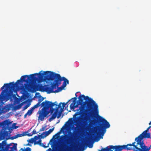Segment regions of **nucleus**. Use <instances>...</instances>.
<instances>
[{"instance_id": "obj_5", "label": "nucleus", "mask_w": 151, "mask_h": 151, "mask_svg": "<svg viewBox=\"0 0 151 151\" xmlns=\"http://www.w3.org/2000/svg\"><path fill=\"white\" fill-rule=\"evenodd\" d=\"M32 77L31 74L30 75H25L22 76L20 79L17 80L15 83L13 82L9 83L4 84L1 88V90H3L4 87H5L6 89H9L10 90H14L16 87L18 86L19 84H20L22 82H26L27 83L33 82L32 79L31 78Z\"/></svg>"}, {"instance_id": "obj_10", "label": "nucleus", "mask_w": 151, "mask_h": 151, "mask_svg": "<svg viewBox=\"0 0 151 151\" xmlns=\"http://www.w3.org/2000/svg\"><path fill=\"white\" fill-rule=\"evenodd\" d=\"M54 79H57L58 83H60V85L61 84V81H63L64 82L62 86L63 87H65L67 84H69V81L65 78L64 77H61L59 74L55 73L53 77V80Z\"/></svg>"}, {"instance_id": "obj_1", "label": "nucleus", "mask_w": 151, "mask_h": 151, "mask_svg": "<svg viewBox=\"0 0 151 151\" xmlns=\"http://www.w3.org/2000/svg\"><path fill=\"white\" fill-rule=\"evenodd\" d=\"M78 101H73V103L70 105L71 109H74L78 107L79 105L81 106L77 111L80 110L79 112H76L74 115L76 120H78L80 117H76L77 115H82L85 116V119L88 120L91 117H92L91 112L93 111L98 113V106L96 102L91 98L88 96H85L84 95H80L78 96Z\"/></svg>"}, {"instance_id": "obj_26", "label": "nucleus", "mask_w": 151, "mask_h": 151, "mask_svg": "<svg viewBox=\"0 0 151 151\" xmlns=\"http://www.w3.org/2000/svg\"><path fill=\"white\" fill-rule=\"evenodd\" d=\"M70 100H69L66 103H65L64 102L63 103H61V104H62V107L64 108V107H65V105L68 103V102Z\"/></svg>"}, {"instance_id": "obj_28", "label": "nucleus", "mask_w": 151, "mask_h": 151, "mask_svg": "<svg viewBox=\"0 0 151 151\" xmlns=\"http://www.w3.org/2000/svg\"><path fill=\"white\" fill-rule=\"evenodd\" d=\"M60 108L59 112H60V113H62L63 111H64V109L63 107H61V106L60 107Z\"/></svg>"}, {"instance_id": "obj_25", "label": "nucleus", "mask_w": 151, "mask_h": 151, "mask_svg": "<svg viewBox=\"0 0 151 151\" xmlns=\"http://www.w3.org/2000/svg\"><path fill=\"white\" fill-rule=\"evenodd\" d=\"M37 144L40 145V146H43L44 147H46L44 145L43 143H42V140L41 139H40L37 142Z\"/></svg>"}, {"instance_id": "obj_19", "label": "nucleus", "mask_w": 151, "mask_h": 151, "mask_svg": "<svg viewBox=\"0 0 151 151\" xmlns=\"http://www.w3.org/2000/svg\"><path fill=\"white\" fill-rule=\"evenodd\" d=\"M27 135L26 132H23L22 134H18L16 135L17 138L19 137L24 136Z\"/></svg>"}, {"instance_id": "obj_42", "label": "nucleus", "mask_w": 151, "mask_h": 151, "mask_svg": "<svg viewBox=\"0 0 151 151\" xmlns=\"http://www.w3.org/2000/svg\"><path fill=\"white\" fill-rule=\"evenodd\" d=\"M43 99H44L42 97V99H40L39 100V101H40V100H41L42 99H43Z\"/></svg>"}, {"instance_id": "obj_27", "label": "nucleus", "mask_w": 151, "mask_h": 151, "mask_svg": "<svg viewBox=\"0 0 151 151\" xmlns=\"http://www.w3.org/2000/svg\"><path fill=\"white\" fill-rule=\"evenodd\" d=\"M50 112L51 114H52L53 111L55 110V109L53 108V107H50Z\"/></svg>"}, {"instance_id": "obj_15", "label": "nucleus", "mask_w": 151, "mask_h": 151, "mask_svg": "<svg viewBox=\"0 0 151 151\" xmlns=\"http://www.w3.org/2000/svg\"><path fill=\"white\" fill-rule=\"evenodd\" d=\"M54 127L50 129L48 131L43 132L40 135H39V137H41L42 138H43L48 136L54 130Z\"/></svg>"}, {"instance_id": "obj_20", "label": "nucleus", "mask_w": 151, "mask_h": 151, "mask_svg": "<svg viewBox=\"0 0 151 151\" xmlns=\"http://www.w3.org/2000/svg\"><path fill=\"white\" fill-rule=\"evenodd\" d=\"M10 144V145L9 146V149L10 148L11 149V150H10V151H13V150H17V144H14V145L12 147H10V146L11 145Z\"/></svg>"}, {"instance_id": "obj_46", "label": "nucleus", "mask_w": 151, "mask_h": 151, "mask_svg": "<svg viewBox=\"0 0 151 151\" xmlns=\"http://www.w3.org/2000/svg\"><path fill=\"white\" fill-rule=\"evenodd\" d=\"M62 129H61V130H60V131H61V130H62Z\"/></svg>"}, {"instance_id": "obj_12", "label": "nucleus", "mask_w": 151, "mask_h": 151, "mask_svg": "<svg viewBox=\"0 0 151 151\" xmlns=\"http://www.w3.org/2000/svg\"><path fill=\"white\" fill-rule=\"evenodd\" d=\"M10 144H6V141H3L0 143V151H8Z\"/></svg>"}, {"instance_id": "obj_3", "label": "nucleus", "mask_w": 151, "mask_h": 151, "mask_svg": "<svg viewBox=\"0 0 151 151\" xmlns=\"http://www.w3.org/2000/svg\"><path fill=\"white\" fill-rule=\"evenodd\" d=\"M150 133L144 131L137 137L135 138L134 142H133L135 148L137 151H149L151 146L148 147L144 142V138H150Z\"/></svg>"}, {"instance_id": "obj_44", "label": "nucleus", "mask_w": 151, "mask_h": 151, "mask_svg": "<svg viewBox=\"0 0 151 151\" xmlns=\"http://www.w3.org/2000/svg\"><path fill=\"white\" fill-rule=\"evenodd\" d=\"M60 134V132H58L57 133V134H58V135H59V134Z\"/></svg>"}, {"instance_id": "obj_24", "label": "nucleus", "mask_w": 151, "mask_h": 151, "mask_svg": "<svg viewBox=\"0 0 151 151\" xmlns=\"http://www.w3.org/2000/svg\"><path fill=\"white\" fill-rule=\"evenodd\" d=\"M20 150L22 151H31V149L30 147H27L24 150L23 148H21Z\"/></svg>"}, {"instance_id": "obj_29", "label": "nucleus", "mask_w": 151, "mask_h": 151, "mask_svg": "<svg viewBox=\"0 0 151 151\" xmlns=\"http://www.w3.org/2000/svg\"><path fill=\"white\" fill-rule=\"evenodd\" d=\"M63 88L64 87H62V86L61 87L58 88V90H57V91H59H59H61L62 90Z\"/></svg>"}, {"instance_id": "obj_13", "label": "nucleus", "mask_w": 151, "mask_h": 151, "mask_svg": "<svg viewBox=\"0 0 151 151\" xmlns=\"http://www.w3.org/2000/svg\"><path fill=\"white\" fill-rule=\"evenodd\" d=\"M8 89H6H6L2 90L0 94V100L2 99L3 100L4 99H5L6 101H7L9 99H10L9 96L10 95L9 94H8L7 95V96L5 98L6 96V93H7Z\"/></svg>"}, {"instance_id": "obj_14", "label": "nucleus", "mask_w": 151, "mask_h": 151, "mask_svg": "<svg viewBox=\"0 0 151 151\" xmlns=\"http://www.w3.org/2000/svg\"><path fill=\"white\" fill-rule=\"evenodd\" d=\"M61 102H60L59 104V105L58 106L56 107L55 109V111L54 113L52 114V116L49 119V121L50 122H51L52 120L54 119H55L57 115V114L58 112L59 111V109L60 107H61Z\"/></svg>"}, {"instance_id": "obj_2", "label": "nucleus", "mask_w": 151, "mask_h": 151, "mask_svg": "<svg viewBox=\"0 0 151 151\" xmlns=\"http://www.w3.org/2000/svg\"><path fill=\"white\" fill-rule=\"evenodd\" d=\"M77 132L73 131V133L69 132L70 135L65 134L61 136L60 139L61 144L59 147V151H73L72 147L74 143L75 136Z\"/></svg>"}, {"instance_id": "obj_21", "label": "nucleus", "mask_w": 151, "mask_h": 151, "mask_svg": "<svg viewBox=\"0 0 151 151\" xmlns=\"http://www.w3.org/2000/svg\"><path fill=\"white\" fill-rule=\"evenodd\" d=\"M87 145L90 148H91L93 146V143H91L90 141L88 140L87 142Z\"/></svg>"}, {"instance_id": "obj_8", "label": "nucleus", "mask_w": 151, "mask_h": 151, "mask_svg": "<svg viewBox=\"0 0 151 151\" xmlns=\"http://www.w3.org/2000/svg\"><path fill=\"white\" fill-rule=\"evenodd\" d=\"M55 79V83L51 84L50 87L48 86L47 85L43 86L41 84H38L37 86V87L39 89L40 91H45L48 93L58 92L59 91H57V90L54 91L53 89L56 88L58 86L60 85V83H58L57 79Z\"/></svg>"}, {"instance_id": "obj_45", "label": "nucleus", "mask_w": 151, "mask_h": 151, "mask_svg": "<svg viewBox=\"0 0 151 151\" xmlns=\"http://www.w3.org/2000/svg\"><path fill=\"white\" fill-rule=\"evenodd\" d=\"M14 124L15 125L16 124L15 123H14V124H13V125Z\"/></svg>"}, {"instance_id": "obj_4", "label": "nucleus", "mask_w": 151, "mask_h": 151, "mask_svg": "<svg viewBox=\"0 0 151 151\" xmlns=\"http://www.w3.org/2000/svg\"><path fill=\"white\" fill-rule=\"evenodd\" d=\"M54 73L52 72L44 71V73H36L31 74V78L33 82L37 81L38 83H41L46 81H53V77Z\"/></svg>"}, {"instance_id": "obj_6", "label": "nucleus", "mask_w": 151, "mask_h": 151, "mask_svg": "<svg viewBox=\"0 0 151 151\" xmlns=\"http://www.w3.org/2000/svg\"><path fill=\"white\" fill-rule=\"evenodd\" d=\"M41 105L43 108L42 109V111L40 112L38 119L41 121H43L44 118L49 114V112L47 110L49 109L50 107H53L55 105L57 107L59 104L58 105V103L57 101L52 103L50 101H45L42 102Z\"/></svg>"}, {"instance_id": "obj_22", "label": "nucleus", "mask_w": 151, "mask_h": 151, "mask_svg": "<svg viewBox=\"0 0 151 151\" xmlns=\"http://www.w3.org/2000/svg\"><path fill=\"white\" fill-rule=\"evenodd\" d=\"M32 134H31L30 133H28L27 134V135L28 136H31L33 134H35L37 133L36 132V131L35 129H34L33 131H32Z\"/></svg>"}, {"instance_id": "obj_36", "label": "nucleus", "mask_w": 151, "mask_h": 151, "mask_svg": "<svg viewBox=\"0 0 151 151\" xmlns=\"http://www.w3.org/2000/svg\"><path fill=\"white\" fill-rule=\"evenodd\" d=\"M44 130H45V128L44 127H43L40 129V131H44Z\"/></svg>"}, {"instance_id": "obj_9", "label": "nucleus", "mask_w": 151, "mask_h": 151, "mask_svg": "<svg viewBox=\"0 0 151 151\" xmlns=\"http://www.w3.org/2000/svg\"><path fill=\"white\" fill-rule=\"evenodd\" d=\"M114 147L115 151H121L123 149L127 150H132L133 151H137L133 142L132 144H127L126 145L115 146Z\"/></svg>"}, {"instance_id": "obj_31", "label": "nucleus", "mask_w": 151, "mask_h": 151, "mask_svg": "<svg viewBox=\"0 0 151 151\" xmlns=\"http://www.w3.org/2000/svg\"><path fill=\"white\" fill-rule=\"evenodd\" d=\"M29 106V105H25L23 108V110H25V109H27Z\"/></svg>"}, {"instance_id": "obj_33", "label": "nucleus", "mask_w": 151, "mask_h": 151, "mask_svg": "<svg viewBox=\"0 0 151 151\" xmlns=\"http://www.w3.org/2000/svg\"><path fill=\"white\" fill-rule=\"evenodd\" d=\"M29 142L30 143H32L34 142V140L32 139H31L29 140Z\"/></svg>"}, {"instance_id": "obj_32", "label": "nucleus", "mask_w": 151, "mask_h": 151, "mask_svg": "<svg viewBox=\"0 0 151 151\" xmlns=\"http://www.w3.org/2000/svg\"><path fill=\"white\" fill-rule=\"evenodd\" d=\"M58 113V114L57 116V118H59L60 117L61 113L59 112Z\"/></svg>"}, {"instance_id": "obj_38", "label": "nucleus", "mask_w": 151, "mask_h": 151, "mask_svg": "<svg viewBox=\"0 0 151 151\" xmlns=\"http://www.w3.org/2000/svg\"><path fill=\"white\" fill-rule=\"evenodd\" d=\"M27 115H28V114H27V113H26L24 115V118H25L26 117H27Z\"/></svg>"}, {"instance_id": "obj_23", "label": "nucleus", "mask_w": 151, "mask_h": 151, "mask_svg": "<svg viewBox=\"0 0 151 151\" xmlns=\"http://www.w3.org/2000/svg\"><path fill=\"white\" fill-rule=\"evenodd\" d=\"M33 110H34L32 108H31L30 110H28V111L27 113V114L28 115L30 116L32 114Z\"/></svg>"}, {"instance_id": "obj_30", "label": "nucleus", "mask_w": 151, "mask_h": 151, "mask_svg": "<svg viewBox=\"0 0 151 151\" xmlns=\"http://www.w3.org/2000/svg\"><path fill=\"white\" fill-rule=\"evenodd\" d=\"M17 137L16 135H15L14 136H12L11 137L10 139H11L12 140L14 139L17 138Z\"/></svg>"}, {"instance_id": "obj_18", "label": "nucleus", "mask_w": 151, "mask_h": 151, "mask_svg": "<svg viewBox=\"0 0 151 151\" xmlns=\"http://www.w3.org/2000/svg\"><path fill=\"white\" fill-rule=\"evenodd\" d=\"M42 101L43 99L40 100V101H39V102L36 104L32 108L34 110L35 109L37 108L39 106H40V103Z\"/></svg>"}, {"instance_id": "obj_17", "label": "nucleus", "mask_w": 151, "mask_h": 151, "mask_svg": "<svg viewBox=\"0 0 151 151\" xmlns=\"http://www.w3.org/2000/svg\"><path fill=\"white\" fill-rule=\"evenodd\" d=\"M8 132L5 130L1 131L0 133V139H4L8 135Z\"/></svg>"}, {"instance_id": "obj_11", "label": "nucleus", "mask_w": 151, "mask_h": 151, "mask_svg": "<svg viewBox=\"0 0 151 151\" xmlns=\"http://www.w3.org/2000/svg\"><path fill=\"white\" fill-rule=\"evenodd\" d=\"M27 83V84H24V86L23 87V89L29 92H34L35 88L34 84L32 83L31 82Z\"/></svg>"}, {"instance_id": "obj_37", "label": "nucleus", "mask_w": 151, "mask_h": 151, "mask_svg": "<svg viewBox=\"0 0 151 151\" xmlns=\"http://www.w3.org/2000/svg\"><path fill=\"white\" fill-rule=\"evenodd\" d=\"M149 129L147 128V129L145 130V131L148 132L149 131Z\"/></svg>"}, {"instance_id": "obj_34", "label": "nucleus", "mask_w": 151, "mask_h": 151, "mask_svg": "<svg viewBox=\"0 0 151 151\" xmlns=\"http://www.w3.org/2000/svg\"><path fill=\"white\" fill-rule=\"evenodd\" d=\"M71 99H73V100H75V101H76L77 99V97H75L72 98Z\"/></svg>"}, {"instance_id": "obj_41", "label": "nucleus", "mask_w": 151, "mask_h": 151, "mask_svg": "<svg viewBox=\"0 0 151 151\" xmlns=\"http://www.w3.org/2000/svg\"><path fill=\"white\" fill-rule=\"evenodd\" d=\"M149 124L150 125H151V121H150V122L149 123Z\"/></svg>"}, {"instance_id": "obj_16", "label": "nucleus", "mask_w": 151, "mask_h": 151, "mask_svg": "<svg viewBox=\"0 0 151 151\" xmlns=\"http://www.w3.org/2000/svg\"><path fill=\"white\" fill-rule=\"evenodd\" d=\"M114 146L110 145L104 148H102L101 150H98V151H115Z\"/></svg>"}, {"instance_id": "obj_40", "label": "nucleus", "mask_w": 151, "mask_h": 151, "mask_svg": "<svg viewBox=\"0 0 151 151\" xmlns=\"http://www.w3.org/2000/svg\"><path fill=\"white\" fill-rule=\"evenodd\" d=\"M151 126H149L147 128L149 129H150L151 128Z\"/></svg>"}, {"instance_id": "obj_7", "label": "nucleus", "mask_w": 151, "mask_h": 151, "mask_svg": "<svg viewBox=\"0 0 151 151\" xmlns=\"http://www.w3.org/2000/svg\"><path fill=\"white\" fill-rule=\"evenodd\" d=\"M98 122L99 126L95 129L94 133L97 135L99 134L103 136L106 132V129L109 128L110 125L106 120L100 116L98 120Z\"/></svg>"}, {"instance_id": "obj_35", "label": "nucleus", "mask_w": 151, "mask_h": 151, "mask_svg": "<svg viewBox=\"0 0 151 151\" xmlns=\"http://www.w3.org/2000/svg\"><path fill=\"white\" fill-rule=\"evenodd\" d=\"M34 138L35 139V140H36L38 139V137L37 136H35Z\"/></svg>"}, {"instance_id": "obj_43", "label": "nucleus", "mask_w": 151, "mask_h": 151, "mask_svg": "<svg viewBox=\"0 0 151 151\" xmlns=\"http://www.w3.org/2000/svg\"><path fill=\"white\" fill-rule=\"evenodd\" d=\"M77 93H76V94H75L76 97H77V95L76 94Z\"/></svg>"}, {"instance_id": "obj_39", "label": "nucleus", "mask_w": 151, "mask_h": 151, "mask_svg": "<svg viewBox=\"0 0 151 151\" xmlns=\"http://www.w3.org/2000/svg\"><path fill=\"white\" fill-rule=\"evenodd\" d=\"M18 127V126H15V127H14L15 129H17Z\"/></svg>"}]
</instances>
